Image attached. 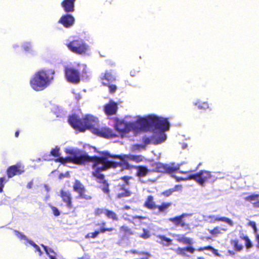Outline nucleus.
Returning <instances> with one entry per match:
<instances>
[{
    "label": "nucleus",
    "instance_id": "f257e3e1",
    "mask_svg": "<svg viewBox=\"0 0 259 259\" xmlns=\"http://www.w3.org/2000/svg\"><path fill=\"white\" fill-rule=\"evenodd\" d=\"M65 152L68 156L66 158L59 157L56 159V161H59L63 164L71 162L76 164H82L87 161H93L94 163L92 166L94 170L92 172L93 176L96 178L99 182L104 184V187L102 189L104 193L109 191L108 185L104 179V176L100 172L116 166L117 162L113 161L112 157L108 154L101 157H92L83 151L73 148L66 149Z\"/></svg>",
    "mask_w": 259,
    "mask_h": 259
},
{
    "label": "nucleus",
    "instance_id": "f03ea898",
    "mask_svg": "<svg viewBox=\"0 0 259 259\" xmlns=\"http://www.w3.org/2000/svg\"><path fill=\"white\" fill-rule=\"evenodd\" d=\"M68 122L72 127L80 132H83L88 129L94 134L102 137L109 138L114 136L112 130L109 128H99L98 119L92 115H88L81 119L77 115L72 114L69 117Z\"/></svg>",
    "mask_w": 259,
    "mask_h": 259
},
{
    "label": "nucleus",
    "instance_id": "7ed1b4c3",
    "mask_svg": "<svg viewBox=\"0 0 259 259\" xmlns=\"http://www.w3.org/2000/svg\"><path fill=\"white\" fill-rule=\"evenodd\" d=\"M147 117H152L154 119L152 122H148L147 128L141 130L140 132L152 131L153 134L151 137L145 136L143 138V145H145V148L150 144L156 145L164 142L166 139V135L164 132L168 131L169 128V122L167 118L156 115H149Z\"/></svg>",
    "mask_w": 259,
    "mask_h": 259
},
{
    "label": "nucleus",
    "instance_id": "20e7f679",
    "mask_svg": "<svg viewBox=\"0 0 259 259\" xmlns=\"http://www.w3.org/2000/svg\"><path fill=\"white\" fill-rule=\"evenodd\" d=\"M154 119L151 117H145L138 119L135 122H125L124 121H117L115 125L116 130L121 134L122 137H130L128 135L131 133L136 136L140 132L142 129L147 128L148 122H152Z\"/></svg>",
    "mask_w": 259,
    "mask_h": 259
},
{
    "label": "nucleus",
    "instance_id": "39448f33",
    "mask_svg": "<svg viewBox=\"0 0 259 259\" xmlns=\"http://www.w3.org/2000/svg\"><path fill=\"white\" fill-rule=\"evenodd\" d=\"M54 72L50 69H41L31 77L30 84L35 91H40L47 88L53 79Z\"/></svg>",
    "mask_w": 259,
    "mask_h": 259
},
{
    "label": "nucleus",
    "instance_id": "423d86ee",
    "mask_svg": "<svg viewBox=\"0 0 259 259\" xmlns=\"http://www.w3.org/2000/svg\"><path fill=\"white\" fill-rule=\"evenodd\" d=\"M222 174L220 171L210 172L207 170H200L196 174L190 175L188 177H176V179L177 181L194 180L200 186H204L206 182L213 183L218 179L223 178L224 177L222 176Z\"/></svg>",
    "mask_w": 259,
    "mask_h": 259
},
{
    "label": "nucleus",
    "instance_id": "0eeeda50",
    "mask_svg": "<svg viewBox=\"0 0 259 259\" xmlns=\"http://www.w3.org/2000/svg\"><path fill=\"white\" fill-rule=\"evenodd\" d=\"M106 154H108V156L113 158L112 159L113 161L117 162L116 166H112L113 167H116L118 166H120L121 167H125L126 168H129L130 165L127 162L128 161L138 163L142 161L144 159V156L141 155H136L133 154H128L123 155H112L108 152H103L102 156H105Z\"/></svg>",
    "mask_w": 259,
    "mask_h": 259
},
{
    "label": "nucleus",
    "instance_id": "6e6552de",
    "mask_svg": "<svg viewBox=\"0 0 259 259\" xmlns=\"http://www.w3.org/2000/svg\"><path fill=\"white\" fill-rule=\"evenodd\" d=\"M68 49L78 55L84 54L89 50V46L82 39L70 41L67 45Z\"/></svg>",
    "mask_w": 259,
    "mask_h": 259
},
{
    "label": "nucleus",
    "instance_id": "1a4fd4ad",
    "mask_svg": "<svg viewBox=\"0 0 259 259\" xmlns=\"http://www.w3.org/2000/svg\"><path fill=\"white\" fill-rule=\"evenodd\" d=\"M67 80L70 82L77 83L80 80L79 73L78 70L72 68L67 67L65 70Z\"/></svg>",
    "mask_w": 259,
    "mask_h": 259
},
{
    "label": "nucleus",
    "instance_id": "9d476101",
    "mask_svg": "<svg viewBox=\"0 0 259 259\" xmlns=\"http://www.w3.org/2000/svg\"><path fill=\"white\" fill-rule=\"evenodd\" d=\"M131 177H124L121 178L123 184L120 186L119 192L117 194L118 198L128 197L131 195V192L128 190V180Z\"/></svg>",
    "mask_w": 259,
    "mask_h": 259
},
{
    "label": "nucleus",
    "instance_id": "9b49d317",
    "mask_svg": "<svg viewBox=\"0 0 259 259\" xmlns=\"http://www.w3.org/2000/svg\"><path fill=\"white\" fill-rule=\"evenodd\" d=\"M184 162L178 164L176 165H170L168 164H163L162 163H158L157 164V171L161 172H166L168 173H172L179 169L180 166L182 165Z\"/></svg>",
    "mask_w": 259,
    "mask_h": 259
},
{
    "label": "nucleus",
    "instance_id": "f8f14e48",
    "mask_svg": "<svg viewBox=\"0 0 259 259\" xmlns=\"http://www.w3.org/2000/svg\"><path fill=\"white\" fill-rule=\"evenodd\" d=\"M203 220L205 222L213 223L215 221H222L227 223L229 226H233L234 223L230 219L226 217H219L214 215H203Z\"/></svg>",
    "mask_w": 259,
    "mask_h": 259
},
{
    "label": "nucleus",
    "instance_id": "ddd939ff",
    "mask_svg": "<svg viewBox=\"0 0 259 259\" xmlns=\"http://www.w3.org/2000/svg\"><path fill=\"white\" fill-rule=\"evenodd\" d=\"M74 18L70 14L62 15L58 21V23L62 24L65 28H70L74 23Z\"/></svg>",
    "mask_w": 259,
    "mask_h": 259
},
{
    "label": "nucleus",
    "instance_id": "4468645a",
    "mask_svg": "<svg viewBox=\"0 0 259 259\" xmlns=\"http://www.w3.org/2000/svg\"><path fill=\"white\" fill-rule=\"evenodd\" d=\"M73 190L77 192L79 197L81 198H84L87 200L91 199V197L84 194L85 189L83 185L78 180H76L73 185Z\"/></svg>",
    "mask_w": 259,
    "mask_h": 259
},
{
    "label": "nucleus",
    "instance_id": "2eb2a0df",
    "mask_svg": "<svg viewBox=\"0 0 259 259\" xmlns=\"http://www.w3.org/2000/svg\"><path fill=\"white\" fill-rule=\"evenodd\" d=\"M15 234L16 236L19 238L20 240H23L28 242L30 245L32 246L35 249L36 251H38L39 253V255H41L42 254V251L40 248V247L36 244L33 241L29 239L27 237L23 234L21 232H19L18 231L15 230Z\"/></svg>",
    "mask_w": 259,
    "mask_h": 259
},
{
    "label": "nucleus",
    "instance_id": "dca6fc26",
    "mask_svg": "<svg viewBox=\"0 0 259 259\" xmlns=\"http://www.w3.org/2000/svg\"><path fill=\"white\" fill-rule=\"evenodd\" d=\"M76 0H63L61 4V7L67 13L73 12L75 10V2Z\"/></svg>",
    "mask_w": 259,
    "mask_h": 259
},
{
    "label": "nucleus",
    "instance_id": "f3484780",
    "mask_svg": "<svg viewBox=\"0 0 259 259\" xmlns=\"http://www.w3.org/2000/svg\"><path fill=\"white\" fill-rule=\"evenodd\" d=\"M24 171L23 168L21 166L14 165L8 168L7 175L9 178H12L15 175H21Z\"/></svg>",
    "mask_w": 259,
    "mask_h": 259
},
{
    "label": "nucleus",
    "instance_id": "a211bd4d",
    "mask_svg": "<svg viewBox=\"0 0 259 259\" xmlns=\"http://www.w3.org/2000/svg\"><path fill=\"white\" fill-rule=\"evenodd\" d=\"M117 110V104L110 101L108 104H106L104 107V111L106 114L108 115L115 114Z\"/></svg>",
    "mask_w": 259,
    "mask_h": 259
},
{
    "label": "nucleus",
    "instance_id": "6ab92c4d",
    "mask_svg": "<svg viewBox=\"0 0 259 259\" xmlns=\"http://www.w3.org/2000/svg\"><path fill=\"white\" fill-rule=\"evenodd\" d=\"M172 236L175 240L179 242L183 243V244L191 245L193 243V239L192 238L187 237L183 234H172Z\"/></svg>",
    "mask_w": 259,
    "mask_h": 259
},
{
    "label": "nucleus",
    "instance_id": "aec40b11",
    "mask_svg": "<svg viewBox=\"0 0 259 259\" xmlns=\"http://www.w3.org/2000/svg\"><path fill=\"white\" fill-rule=\"evenodd\" d=\"M102 83L104 85H108L115 80V76L110 72H106L104 75L101 77Z\"/></svg>",
    "mask_w": 259,
    "mask_h": 259
},
{
    "label": "nucleus",
    "instance_id": "412c9836",
    "mask_svg": "<svg viewBox=\"0 0 259 259\" xmlns=\"http://www.w3.org/2000/svg\"><path fill=\"white\" fill-rule=\"evenodd\" d=\"M191 213H184L179 216H177L175 218H170L168 219V220L174 223L176 226H179L181 220L188 216H191Z\"/></svg>",
    "mask_w": 259,
    "mask_h": 259
},
{
    "label": "nucleus",
    "instance_id": "4be33fe9",
    "mask_svg": "<svg viewBox=\"0 0 259 259\" xmlns=\"http://www.w3.org/2000/svg\"><path fill=\"white\" fill-rule=\"evenodd\" d=\"M195 249L192 246H189L184 248L178 247L176 250V252L183 256H188L186 251L193 253Z\"/></svg>",
    "mask_w": 259,
    "mask_h": 259
},
{
    "label": "nucleus",
    "instance_id": "5701e85b",
    "mask_svg": "<svg viewBox=\"0 0 259 259\" xmlns=\"http://www.w3.org/2000/svg\"><path fill=\"white\" fill-rule=\"evenodd\" d=\"M137 169V175L139 177H144L146 176L150 171L146 166H138L136 167Z\"/></svg>",
    "mask_w": 259,
    "mask_h": 259
},
{
    "label": "nucleus",
    "instance_id": "b1692460",
    "mask_svg": "<svg viewBox=\"0 0 259 259\" xmlns=\"http://www.w3.org/2000/svg\"><path fill=\"white\" fill-rule=\"evenodd\" d=\"M61 196L63 200L66 203L67 206L69 208L71 207V200L70 193L62 190L61 192Z\"/></svg>",
    "mask_w": 259,
    "mask_h": 259
},
{
    "label": "nucleus",
    "instance_id": "393cba45",
    "mask_svg": "<svg viewBox=\"0 0 259 259\" xmlns=\"http://www.w3.org/2000/svg\"><path fill=\"white\" fill-rule=\"evenodd\" d=\"M193 105L199 110H205L209 108V104L207 102H202L200 100L193 102Z\"/></svg>",
    "mask_w": 259,
    "mask_h": 259
},
{
    "label": "nucleus",
    "instance_id": "a878e982",
    "mask_svg": "<svg viewBox=\"0 0 259 259\" xmlns=\"http://www.w3.org/2000/svg\"><path fill=\"white\" fill-rule=\"evenodd\" d=\"M157 237L160 239V241H157V242L164 246H168L171 244L172 240L164 235H158Z\"/></svg>",
    "mask_w": 259,
    "mask_h": 259
},
{
    "label": "nucleus",
    "instance_id": "bb28decb",
    "mask_svg": "<svg viewBox=\"0 0 259 259\" xmlns=\"http://www.w3.org/2000/svg\"><path fill=\"white\" fill-rule=\"evenodd\" d=\"M145 205L146 207L153 209L156 207L155 202L153 201V197L152 196H149L145 202Z\"/></svg>",
    "mask_w": 259,
    "mask_h": 259
},
{
    "label": "nucleus",
    "instance_id": "cd10ccee",
    "mask_svg": "<svg viewBox=\"0 0 259 259\" xmlns=\"http://www.w3.org/2000/svg\"><path fill=\"white\" fill-rule=\"evenodd\" d=\"M41 245L44 247L46 253L49 256L51 259H57L55 256L56 253L52 249L43 244H41Z\"/></svg>",
    "mask_w": 259,
    "mask_h": 259
},
{
    "label": "nucleus",
    "instance_id": "c85d7f7f",
    "mask_svg": "<svg viewBox=\"0 0 259 259\" xmlns=\"http://www.w3.org/2000/svg\"><path fill=\"white\" fill-rule=\"evenodd\" d=\"M259 197L258 194H252L249 196H246L244 198L246 201L252 203L254 205V203H256L258 201Z\"/></svg>",
    "mask_w": 259,
    "mask_h": 259
},
{
    "label": "nucleus",
    "instance_id": "c756f323",
    "mask_svg": "<svg viewBox=\"0 0 259 259\" xmlns=\"http://www.w3.org/2000/svg\"><path fill=\"white\" fill-rule=\"evenodd\" d=\"M105 215L108 219H111L113 221L118 220L117 214L111 210L107 209V210L105 211Z\"/></svg>",
    "mask_w": 259,
    "mask_h": 259
},
{
    "label": "nucleus",
    "instance_id": "7c9ffc66",
    "mask_svg": "<svg viewBox=\"0 0 259 259\" xmlns=\"http://www.w3.org/2000/svg\"><path fill=\"white\" fill-rule=\"evenodd\" d=\"M145 145L143 144H135L132 146V150L133 152L140 151L142 150H145Z\"/></svg>",
    "mask_w": 259,
    "mask_h": 259
},
{
    "label": "nucleus",
    "instance_id": "2f4dec72",
    "mask_svg": "<svg viewBox=\"0 0 259 259\" xmlns=\"http://www.w3.org/2000/svg\"><path fill=\"white\" fill-rule=\"evenodd\" d=\"M171 205V203H163L160 206H158L157 207L158 208L160 212H163L167 209Z\"/></svg>",
    "mask_w": 259,
    "mask_h": 259
},
{
    "label": "nucleus",
    "instance_id": "473e14b6",
    "mask_svg": "<svg viewBox=\"0 0 259 259\" xmlns=\"http://www.w3.org/2000/svg\"><path fill=\"white\" fill-rule=\"evenodd\" d=\"M22 47L26 52L31 53L32 51V46L30 42H25L22 45Z\"/></svg>",
    "mask_w": 259,
    "mask_h": 259
},
{
    "label": "nucleus",
    "instance_id": "72a5a7b5",
    "mask_svg": "<svg viewBox=\"0 0 259 259\" xmlns=\"http://www.w3.org/2000/svg\"><path fill=\"white\" fill-rule=\"evenodd\" d=\"M143 231V233L140 235V237L145 239L149 238L150 236V232L144 229Z\"/></svg>",
    "mask_w": 259,
    "mask_h": 259
},
{
    "label": "nucleus",
    "instance_id": "f704fd0d",
    "mask_svg": "<svg viewBox=\"0 0 259 259\" xmlns=\"http://www.w3.org/2000/svg\"><path fill=\"white\" fill-rule=\"evenodd\" d=\"M49 206L51 208L52 211L55 216H58L60 215V212L57 207L53 206L51 204H49Z\"/></svg>",
    "mask_w": 259,
    "mask_h": 259
},
{
    "label": "nucleus",
    "instance_id": "c9c22d12",
    "mask_svg": "<svg viewBox=\"0 0 259 259\" xmlns=\"http://www.w3.org/2000/svg\"><path fill=\"white\" fill-rule=\"evenodd\" d=\"M100 233V232L99 231H96L95 232H93V233H88L85 237L86 238H95L96 237H97V236L99 235V234Z\"/></svg>",
    "mask_w": 259,
    "mask_h": 259
},
{
    "label": "nucleus",
    "instance_id": "e433bc0d",
    "mask_svg": "<svg viewBox=\"0 0 259 259\" xmlns=\"http://www.w3.org/2000/svg\"><path fill=\"white\" fill-rule=\"evenodd\" d=\"M243 239L245 241L246 248H250L252 246V244L248 237L247 236H245L243 237Z\"/></svg>",
    "mask_w": 259,
    "mask_h": 259
},
{
    "label": "nucleus",
    "instance_id": "4c0bfd02",
    "mask_svg": "<svg viewBox=\"0 0 259 259\" xmlns=\"http://www.w3.org/2000/svg\"><path fill=\"white\" fill-rule=\"evenodd\" d=\"M107 85L109 87V91L111 93H114L117 90V87L114 84L110 83Z\"/></svg>",
    "mask_w": 259,
    "mask_h": 259
},
{
    "label": "nucleus",
    "instance_id": "58836bf2",
    "mask_svg": "<svg viewBox=\"0 0 259 259\" xmlns=\"http://www.w3.org/2000/svg\"><path fill=\"white\" fill-rule=\"evenodd\" d=\"M59 148L58 147H56L55 148L52 149L51 153L54 156H58L59 155Z\"/></svg>",
    "mask_w": 259,
    "mask_h": 259
},
{
    "label": "nucleus",
    "instance_id": "ea45409f",
    "mask_svg": "<svg viewBox=\"0 0 259 259\" xmlns=\"http://www.w3.org/2000/svg\"><path fill=\"white\" fill-rule=\"evenodd\" d=\"M106 210H107V209L97 208L95 210V214L96 215H100L102 213H104L105 214V211Z\"/></svg>",
    "mask_w": 259,
    "mask_h": 259
},
{
    "label": "nucleus",
    "instance_id": "a19ab883",
    "mask_svg": "<svg viewBox=\"0 0 259 259\" xmlns=\"http://www.w3.org/2000/svg\"><path fill=\"white\" fill-rule=\"evenodd\" d=\"M234 245L236 249H237L238 251L241 250L243 247L241 245H240L238 244V242L237 241H234Z\"/></svg>",
    "mask_w": 259,
    "mask_h": 259
},
{
    "label": "nucleus",
    "instance_id": "79ce46f5",
    "mask_svg": "<svg viewBox=\"0 0 259 259\" xmlns=\"http://www.w3.org/2000/svg\"><path fill=\"white\" fill-rule=\"evenodd\" d=\"M114 229L113 228H104V227H101L100 228V232L102 233H105L106 231H112L114 230Z\"/></svg>",
    "mask_w": 259,
    "mask_h": 259
},
{
    "label": "nucleus",
    "instance_id": "37998d69",
    "mask_svg": "<svg viewBox=\"0 0 259 259\" xmlns=\"http://www.w3.org/2000/svg\"><path fill=\"white\" fill-rule=\"evenodd\" d=\"M248 225L252 228L254 233L256 232L257 228L256 227V224L254 222L250 221L248 223Z\"/></svg>",
    "mask_w": 259,
    "mask_h": 259
},
{
    "label": "nucleus",
    "instance_id": "c03bdc74",
    "mask_svg": "<svg viewBox=\"0 0 259 259\" xmlns=\"http://www.w3.org/2000/svg\"><path fill=\"white\" fill-rule=\"evenodd\" d=\"M131 252L133 253H136V254H145V255H147L148 256H150L151 254L148 253V252H138L137 251V250H131Z\"/></svg>",
    "mask_w": 259,
    "mask_h": 259
},
{
    "label": "nucleus",
    "instance_id": "a18cd8bd",
    "mask_svg": "<svg viewBox=\"0 0 259 259\" xmlns=\"http://www.w3.org/2000/svg\"><path fill=\"white\" fill-rule=\"evenodd\" d=\"M179 226L183 228H185L187 229L189 228V225L186 224L183 221V220L181 221Z\"/></svg>",
    "mask_w": 259,
    "mask_h": 259
},
{
    "label": "nucleus",
    "instance_id": "49530a36",
    "mask_svg": "<svg viewBox=\"0 0 259 259\" xmlns=\"http://www.w3.org/2000/svg\"><path fill=\"white\" fill-rule=\"evenodd\" d=\"M5 180V178H0V192H2L3 191V187H4V184L3 183L4 182Z\"/></svg>",
    "mask_w": 259,
    "mask_h": 259
},
{
    "label": "nucleus",
    "instance_id": "de8ad7c7",
    "mask_svg": "<svg viewBox=\"0 0 259 259\" xmlns=\"http://www.w3.org/2000/svg\"><path fill=\"white\" fill-rule=\"evenodd\" d=\"M86 65H84V64H81L80 65H79V70H80L81 69H82V74H84V73H86Z\"/></svg>",
    "mask_w": 259,
    "mask_h": 259
},
{
    "label": "nucleus",
    "instance_id": "09e8293b",
    "mask_svg": "<svg viewBox=\"0 0 259 259\" xmlns=\"http://www.w3.org/2000/svg\"><path fill=\"white\" fill-rule=\"evenodd\" d=\"M120 231H124L125 232H129L130 231V229L125 226H123L120 227Z\"/></svg>",
    "mask_w": 259,
    "mask_h": 259
},
{
    "label": "nucleus",
    "instance_id": "8fccbe9b",
    "mask_svg": "<svg viewBox=\"0 0 259 259\" xmlns=\"http://www.w3.org/2000/svg\"><path fill=\"white\" fill-rule=\"evenodd\" d=\"M210 249H208V250H210L212 251V252L216 256H219V254L218 253V251L217 249L213 248L212 247L210 246Z\"/></svg>",
    "mask_w": 259,
    "mask_h": 259
},
{
    "label": "nucleus",
    "instance_id": "3c124183",
    "mask_svg": "<svg viewBox=\"0 0 259 259\" xmlns=\"http://www.w3.org/2000/svg\"><path fill=\"white\" fill-rule=\"evenodd\" d=\"M219 228L218 227H215L213 230L210 231V233L212 235L215 234L219 233Z\"/></svg>",
    "mask_w": 259,
    "mask_h": 259
},
{
    "label": "nucleus",
    "instance_id": "603ef678",
    "mask_svg": "<svg viewBox=\"0 0 259 259\" xmlns=\"http://www.w3.org/2000/svg\"><path fill=\"white\" fill-rule=\"evenodd\" d=\"M182 186L181 185H176L172 189V191H181Z\"/></svg>",
    "mask_w": 259,
    "mask_h": 259
},
{
    "label": "nucleus",
    "instance_id": "864d4df0",
    "mask_svg": "<svg viewBox=\"0 0 259 259\" xmlns=\"http://www.w3.org/2000/svg\"><path fill=\"white\" fill-rule=\"evenodd\" d=\"M210 248H211L210 246H205L204 247H200L198 250L199 251H203L204 250H208V249H210Z\"/></svg>",
    "mask_w": 259,
    "mask_h": 259
},
{
    "label": "nucleus",
    "instance_id": "5fc2aeb1",
    "mask_svg": "<svg viewBox=\"0 0 259 259\" xmlns=\"http://www.w3.org/2000/svg\"><path fill=\"white\" fill-rule=\"evenodd\" d=\"M192 171L190 170H186V171H182V170H180L179 171V172L180 173H182V174H189L190 172H191Z\"/></svg>",
    "mask_w": 259,
    "mask_h": 259
},
{
    "label": "nucleus",
    "instance_id": "6e6d98bb",
    "mask_svg": "<svg viewBox=\"0 0 259 259\" xmlns=\"http://www.w3.org/2000/svg\"><path fill=\"white\" fill-rule=\"evenodd\" d=\"M172 192H173V191H171L170 190H169V191H166L165 192H164V194L166 196H169L171 194Z\"/></svg>",
    "mask_w": 259,
    "mask_h": 259
},
{
    "label": "nucleus",
    "instance_id": "4d7b16f0",
    "mask_svg": "<svg viewBox=\"0 0 259 259\" xmlns=\"http://www.w3.org/2000/svg\"><path fill=\"white\" fill-rule=\"evenodd\" d=\"M136 72L134 71H131L130 72V75L131 76H135L136 75Z\"/></svg>",
    "mask_w": 259,
    "mask_h": 259
},
{
    "label": "nucleus",
    "instance_id": "13d9d810",
    "mask_svg": "<svg viewBox=\"0 0 259 259\" xmlns=\"http://www.w3.org/2000/svg\"><path fill=\"white\" fill-rule=\"evenodd\" d=\"M254 206L255 207H259V201H257L256 203H254Z\"/></svg>",
    "mask_w": 259,
    "mask_h": 259
},
{
    "label": "nucleus",
    "instance_id": "bf43d9fd",
    "mask_svg": "<svg viewBox=\"0 0 259 259\" xmlns=\"http://www.w3.org/2000/svg\"><path fill=\"white\" fill-rule=\"evenodd\" d=\"M134 218H135V219H142V218H143L142 217H141V216H135V217H134Z\"/></svg>",
    "mask_w": 259,
    "mask_h": 259
},
{
    "label": "nucleus",
    "instance_id": "052dcab7",
    "mask_svg": "<svg viewBox=\"0 0 259 259\" xmlns=\"http://www.w3.org/2000/svg\"><path fill=\"white\" fill-rule=\"evenodd\" d=\"M19 134V132L18 131L16 132L15 133V136L16 137H18Z\"/></svg>",
    "mask_w": 259,
    "mask_h": 259
},
{
    "label": "nucleus",
    "instance_id": "680f3d73",
    "mask_svg": "<svg viewBox=\"0 0 259 259\" xmlns=\"http://www.w3.org/2000/svg\"><path fill=\"white\" fill-rule=\"evenodd\" d=\"M256 239L257 240V242H258V248H259V235H257L256 236Z\"/></svg>",
    "mask_w": 259,
    "mask_h": 259
},
{
    "label": "nucleus",
    "instance_id": "e2e57ef3",
    "mask_svg": "<svg viewBox=\"0 0 259 259\" xmlns=\"http://www.w3.org/2000/svg\"><path fill=\"white\" fill-rule=\"evenodd\" d=\"M124 208L125 209H130V206L126 205V206H124Z\"/></svg>",
    "mask_w": 259,
    "mask_h": 259
},
{
    "label": "nucleus",
    "instance_id": "0e129e2a",
    "mask_svg": "<svg viewBox=\"0 0 259 259\" xmlns=\"http://www.w3.org/2000/svg\"><path fill=\"white\" fill-rule=\"evenodd\" d=\"M106 224V223L105 222H103L101 224V227H104V226Z\"/></svg>",
    "mask_w": 259,
    "mask_h": 259
},
{
    "label": "nucleus",
    "instance_id": "69168bd1",
    "mask_svg": "<svg viewBox=\"0 0 259 259\" xmlns=\"http://www.w3.org/2000/svg\"><path fill=\"white\" fill-rule=\"evenodd\" d=\"M18 47V46H17V45H14L13 46V47L14 48H17V47Z\"/></svg>",
    "mask_w": 259,
    "mask_h": 259
},
{
    "label": "nucleus",
    "instance_id": "338daca9",
    "mask_svg": "<svg viewBox=\"0 0 259 259\" xmlns=\"http://www.w3.org/2000/svg\"><path fill=\"white\" fill-rule=\"evenodd\" d=\"M198 259H205V258H204L203 257H198Z\"/></svg>",
    "mask_w": 259,
    "mask_h": 259
},
{
    "label": "nucleus",
    "instance_id": "774afa93",
    "mask_svg": "<svg viewBox=\"0 0 259 259\" xmlns=\"http://www.w3.org/2000/svg\"><path fill=\"white\" fill-rule=\"evenodd\" d=\"M140 259H148L147 257H142Z\"/></svg>",
    "mask_w": 259,
    "mask_h": 259
}]
</instances>
